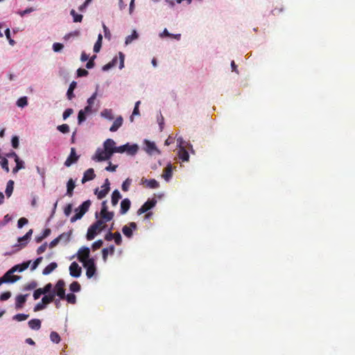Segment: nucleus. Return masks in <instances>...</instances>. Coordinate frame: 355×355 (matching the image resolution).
Segmentation results:
<instances>
[{"label": "nucleus", "instance_id": "1", "mask_svg": "<svg viewBox=\"0 0 355 355\" xmlns=\"http://www.w3.org/2000/svg\"><path fill=\"white\" fill-rule=\"evenodd\" d=\"M90 200L83 202L78 208L75 209L76 214L70 219L71 223H74L78 220L82 218L85 214L89 210L90 207Z\"/></svg>", "mask_w": 355, "mask_h": 355}, {"label": "nucleus", "instance_id": "2", "mask_svg": "<svg viewBox=\"0 0 355 355\" xmlns=\"http://www.w3.org/2000/svg\"><path fill=\"white\" fill-rule=\"evenodd\" d=\"M112 155L107 153L104 148H98L95 154L92 156V159L96 162H103L111 159Z\"/></svg>", "mask_w": 355, "mask_h": 355}, {"label": "nucleus", "instance_id": "3", "mask_svg": "<svg viewBox=\"0 0 355 355\" xmlns=\"http://www.w3.org/2000/svg\"><path fill=\"white\" fill-rule=\"evenodd\" d=\"M95 216L96 218H98L95 223L102 230H105L107 227L105 223L108 221H110L113 217L114 214H108L107 216L105 215H99L98 212L96 213Z\"/></svg>", "mask_w": 355, "mask_h": 355}, {"label": "nucleus", "instance_id": "4", "mask_svg": "<svg viewBox=\"0 0 355 355\" xmlns=\"http://www.w3.org/2000/svg\"><path fill=\"white\" fill-rule=\"evenodd\" d=\"M55 295L53 293L44 294L42 301L37 303L34 311H38L46 308V305L54 300Z\"/></svg>", "mask_w": 355, "mask_h": 355}, {"label": "nucleus", "instance_id": "5", "mask_svg": "<svg viewBox=\"0 0 355 355\" xmlns=\"http://www.w3.org/2000/svg\"><path fill=\"white\" fill-rule=\"evenodd\" d=\"M110 183L108 179H105L104 184L101 186V190H98V188L95 189V194L97 196L98 199H103L105 198L110 191Z\"/></svg>", "mask_w": 355, "mask_h": 355}, {"label": "nucleus", "instance_id": "6", "mask_svg": "<svg viewBox=\"0 0 355 355\" xmlns=\"http://www.w3.org/2000/svg\"><path fill=\"white\" fill-rule=\"evenodd\" d=\"M65 283L64 280L60 279L58 281L54 288L52 291V293L55 296L57 295L59 298H63L64 297L65 290L64 288Z\"/></svg>", "mask_w": 355, "mask_h": 355}, {"label": "nucleus", "instance_id": "7", "mask_svg": "<svg viewBox=\"0 0 355 355\" xmlns=\"http://www.w3.org/2000/svg\"><path fill=\"white\" fill-rule=\"evenodd\" d=\"M65 283L64 280L60 279L58 281L54 288L52 291V293L55 296L57 295L59 298H63L64 297L65 290L64 288Z\"/></svg>", "mask_w": 355, "mask_h": 355}, {"label": "nucleus", "instance_id": "8", "mask_svg": "<svg viewBox=\"0 0 355 355\" xmlns=\"http://www.w3.org/2000/svg\"><path fill=\"white\" fill-rule=\"evenodd\" d=\"M101 231L102 230L94 223L87 230V239L89 241L94 239Z\"/></svg>", "mask_w": 355, "mask_h": 355}, {"label": "nucleus", "instance_id": "9", "mask_svg": "<svg viewBox=\"0 0 355 355\" xmlns=\"http://www.w3.org/2000/svg\"><path fill=\"white\" fill-rule=\"evenodd\" d=\"M31 263V261H28L26 262H23L21 264L15 265L8 270V273L7 275L13 274L15 272H21L29 267Z\"/></svg>", "mask_w": 355, "mask_h": 355}, {"label": "nucleus", "instance_id": "10", "mask_svg": "<svg viewBox=\"0 0 355 355\" xmlns=\"http://www.w3.org/2000/svg\"><path fill=\"white\" fill-rule=\"evenodd\" d=\"M157 201L155 199L147 200L137 211V214L141 215L155 207Z\"/></svg>", "mask_w": 355, "mask_h": 355}, {"label": "nucleus", "instance_id": "11", "mask_svg": "<svg viewBox=\"0 0 355 355\" xmlns=\"http://www.w3.org/2000/svg\"><path fill=\"white\" fill-rule=\"evenodd\" d=\"M146 147L145 150L146 152L150 155H153L155 154H160V151L157 148L154 142L150 141H146Z\"/></svg>", "mask_w": 355, "mask_h": 355}, {"label": "nucleus", "instance_id": "12", "mask_svg": "<svg viewBox=\"0 0 355 355\" xmlns=\"http://www.w3.org/2000/svg\"><path fill=\"white\" fill-rule=\"evenodd\" d=\"M81 272L82 269L76 261L72 262L69 266L70 275L73 277L78 278L80 276Z\"/></svg>", "mask_w": 355, "mask_h": 355}, {"label": "nucleus", "instance_id": "13", "mask_svg": "<svg viewBox=\"0 0 355 355\" xmlns=\"http://www.w3.org/2000/svg\"><path fill=\"white\" fill-rule=\"evenodd\" d=\"M116 143L112 139H107L103 143V148L107 151V153H110L113 155L114 153H116Z\"/></svg>", "mask_w": 355, "mask_h": 355}, {"label": "nucleus", "instance_id": "14", "mask_svg": "<svg viewBox=\"0 0 355 355\" xmlns=\"http://www.w3.org/2000/svg\"><path fill=\"white\" fill-rule=\"evenodd\" d=\"M78 159V156L76 153V150L74 148H71V152L69 156L67 157L66 161L64 162V166L67 167H69L73 164L76 163Z\"/></svg>", "mask_w": 355, "mask_h": 355}, {"label": "nucleus", "instance_id": "15", "mask_svg": "<svg viewBox=\"0 0 355 355\" xmlns=\"http://www.w3.org/2000/svg\"><path fill=\"white\" fill-rule=\"evenodd\" d=\"M136 223L134 222H131L129 223V226L125 225L123 227L122 232L126 237L131 238L132 236V231L136 230Z\"/></svg>", "mask_w": 355, "mask_h": 355}, {"label": "nucleus", "instance_id": "16", "mask_svg": "<svg viewBox=\"0 0 355 355\" xmlns=\"http://www.w3.org/2000/svg\"><path fill=\"white\" fill-rule=\"evenodd\" d=\"M8 273V270L3 275V277H0V279H3L7 281L4 282V284H13L21 279L20 276L13 275V274L7 275Z\"/></svg>", "mask_w": 355, "mask_h": 355}, {"label": "nucleus", "instance_id": "17", "mask_svg": "<svg viewBox=\"0 0 355 355\" xmlns=\"http://www.w3.org/2000/svg\"><path fill=\"white\" fill-rule=\"evenodd\" d=\"M33 234V230H30L24 236L19 237L18 239V246H20L21 248H24L27 243L28 242L29 239H31Z\"/></svg>", "mask_w": 355, "mask_h": 355}, {"label": "nucleus", "instance_id": "18", "mask_svg": "<svg viewBox=\"0 0 355 355\" xmlns=\"http://www.w3.org/2000/svg\"><path fill=\"white\" fill-rule=\"evenodd\" d=\"M95 177H96V175L94 173V169L89 168L84 173L81 182L83 184H84L87 181L94 180L95 178Z\"/></svg>", "mask_w": 355, "mask_h": 355}, {"label": "nucleus", "instance_id": "19", "mask_svg": "<svg viewBox=\"0 0 355 355\" xmlns=\"http://www.w3.org/2000/svg\"><path fill=\"white\" fill-rule=\"evenodd\" d=\"M28 296V294L26 295H19L15 297V309H20L23 307V304L26 302V298Z\"/></svg>", "mask_w": 355, "mask_h": 355}, {"label": "nucleus", "instance_id": "20", "mask_svg": "<svg viewBox=\"0 0 355 355\" xmlns=\"http://www.w3.org/2000/svg\"><path fill=\"white\" fill-rule=\"evenodd\" d=\"M72 234V231L69 230L67 232H64L59 235L57 238L58 239L60 243H62L64 244H67L71 240V236Z\"/></svg>", "mask_w": 355, "mask_h": 355}, {"label": "nucleus", "instance_id": "21", "mask_svg": "<svg viewBox=\"0 0 355 355\" xmlns=\"http://www.w3.org/2000/svg\"><path fill=\"white\" fill-rule=\"evenodd\" d=\"M130 200L128 198H125L121 202L120 213L123 215L128 212L130 207Z\"/></svg>", "mask_w": 355, "mask_h": 355}, {"label": "nucleus", "instance_id": "22", "mask_svg": "<svg viewBox=\"0 0 355 355\" xmlns=\"http://www.w3.org/2000/svg\"><path fill=\"white\" fill-rule=\"evenodd\" d=\"M177 144H178V148L179 149H183L186 148L187 147L191 149V152L192 153H194V151L193 150L192 146L191 144L185 141L181 137H178L177 139Z\"/></svg>", "mask_w": 355, "mask_h": 355}, {"label": "nucleus", "instance_id": "23", "mask_svg": "<svg viewBox=\"0 0 355 355\" xmlns=\"http://www.w3.org/2000/svg\"><path fill=\"white\" fill-rule=\"evenodd\" d=\"M141 183V184H146V186L148 188H150V189H157L159 186V182L156 180H155V179L147 180V179H145V178H142Z\"/></svg>", "mask_w": 355, "mask_h": 355}, {"label": "nucleus", "instance_id": "24", "mask_svg": "<svg viewBox=\"0 0 355 355\" xmlns=\"http://www.w3.org/2000/svg\"><path fill=\"white\" fill-rule=\"evenodd\" d=\"M123 117L121 116H118L114 121L112 126L110 128V131L116 132L123 124Z\"/></svg>", "mask_w": 355, "mask_h": 355}, {"label": "nucleus", "instance_id": "25", "mask_svg": "<svg viewBox=\"0 0 355 355\" xmlns=\"http://www.w3.org/2000/svg\"><path fill=\"white\" fill-rule=\"evenodd\" d=\"M79 261L83 263L85 268L96 267L94 260L93 259H84L83 257H79Z\"/></svg>", "mask_w": 355, "mask_h": 355}, {"label": "nucleus", "instance_id": "26", "mask_svg": "<svg viewBox=\"0 0 355 355\" xmlns=\"http://www.w3.org/2000/svg\"><path fill=\"white\" fill-rule=\"evenodd\" d=\"M127 148H125V153L129 155H135L137 154L139 146L137 144L130 145L128 143L126 144Z\"/></svg>", "mask_w": 355, "mask_h": 355}, {"label": "nucleus", "instance_id": "27", "mask_svg": "<svg viewBox=\"0 0 355 355\" xmlns=\"http://www.w3.org/2000/svg\"><path fill=\"white\" fill-rule=\"evenodd\" d=\"M76 187L75 182L72 179H69L67 183V193L66 195L71 197L73 196V191Z\"/></svg>", "mask_w": 355, "mask_h": 355}, {"label": "nucleus", "instance_id": "28", "mask_svg": "<svg viewBox=\"0 0 355 355\" xmlns=\"http://www.w3.org/2000/svg\"><path fill=\"white\" fill-rule=\"evenodd\" d=\"M121 198V195L118 189H115L112 194L111 202L113 206L118 204L119 200Z\"/></svg>", "mask_w": 355, "mask_h": 355}, {"label": "nucleus", "instance_id": "29", "mask_svg": "<svg viewBox=\"0 0 355 355\" xmlns=\"http://www.w3.org/2000/svg\"><path fill=\"white\" fill-rule=\"evenodd\" d=\"M78 259H79L80 257H83L84 259H87L89 257V248L87 247H82L79 249L77 253Z\"/></svg>", "mask_w": 355, "mask_h": 355}, {"label": "nucleus", "instance_id": "30", "mask_svg": "<svg viewBox=\"0 0 355 355\" xmlns=\"http://www.w3.org/2000/svg\"><path fill=\"white\" fill-rule=\"evenodd\" d=\"M57 267L58 265L55 262H51L44 268L42 274L44 275H48L51 273Z\"/></svg>", "mask_w": 355, "mask_h": 355}, {"label": "nucleus", "instance_id": "31", "mask_svg": "<svg viewBox=\"0 0 355 355\" xmlns=\"http://www.w3.org/2000/svg\"><path fill=\"white\" fill-rule=\"evenodd\" d=\"M162 177L166 182H168L171 180L172 177V167L170 163L167 165L166 168H165Z\"/></svg>", "mask_w": 355, "mask_h": 355}, {"label": "nucleus", "instance_id": "32", "mask_svg": "<svg viewBox=\"0 0 355 355\" xmlns=\"http://www.w3.org/2000/svg\"><path fill=\"white\" fill-rule=\"evenodd\" d=\"M28 326L31 329L38 330L41 327V321L39 319H33L28 322Z\"/></svg>", "mask_w": 355, "mask_h": 355}, {"label": "nucleus", "instance_id": "33", "mask_svg": "<svg viewBox=\"0 0 355 355\" xmlns=\"http://www.w3.org/2000/svg\"><path fill=\"white\" fill-rule=\"evenodd\" d=\"M139 37L137 32L134 30L130 35L125 37V44L128 45L131 44L134 40H137Z\"/></svg>", "mask_w": 355, "mask_h": 355}, {"label": "nucleus", "instance_id": "34", "mask_svg": "<svg viewBox=\"0 0 355 355\" xmlns=\"http://www.w3.org/2000/svg\"><path fill=\"white\" fill-rule=\"evenodd\" d=\"M65 300L69 304H75L76 302V297L73 293H69L66 295L64 293V297L63 298H60V300Z\"/></svg>", "mask_w": 355, "mask_h": 355}, {"label": "nucleus", "instance_id": "35", "mask_svg": "<svg viewBox=\"0 0 355 355\" xmlns=\"http://www.w3.org/2000/svg\"><path fill=\"white\" fill-rule=\"evenodd\" d=\"M13 189H14V181L9 180L7 182V185H6V191H5V193L6 194V196H8V198L11 196Z\"/></svg>", "mask_w": 355, "mask_h": 355}, {"label": "nucleus", "instance_id": "36", "mask_svg": "<svg viewBox=\"0 0 355 355\" xmlns=\"http://www.w3.org/2000/svg\"><path fill=\"white\" fill-rule=\"evenodd\" d=\"M178 155L180 159H181L183 162L189 161V155L186 148L179 149Z\"/></svg>", "mask_w": 355, "mask_h": 355}, {"label": "nucleus", "instance_id": "37", "mask_svg": "<svg viewBox=\"0 0 355 355\" xmlns=\"http://www.w3.org/2000/svg\"><path fill=\"white\" fill-rule=\"evenodd\" d=\"M101 116L105 119L108 120H112L114 119V116L112 114V111L110 109H105L101 112Z\"/></svg>", "mask_w": 355, "mask_h": 355}, {"label": "nucleus", "instance_id": "38", "mask_svg": "<svg viewBox=\"0 0 355 355\" xmlns=\"http://www.w3.org/2000/svg\"><path fill=\"white\" fill-rule=\"evenodd\" d=\"M114 249H115L114 246L112 245H110L109 248H105L103 249L102 253H103V259L104 261H106L107 256L109 253L111 254H112L114 253Z\"/></svg>", "mask_w": 355, "mask_h": 355}, {"label": "nucleus", "instance_id": "39", "mask_svg": "<svg viewBox=\"0 0 355 355\" xmlns=\"http://www.w3.org/2000/svg\"><path fill=\"white\" fill-rule=\"evenodd\" d=\"M76 83L75 81H73L69 85V87L67 92V98L69 100H71L74 97L73 90L76 88Z\"/></svg>", "mask_w": 355, "mask_h": 355}, {"label": "nucleus", "instance_id": "40", "mask_svg": "<svg viewBox=\"0 0 355 355\" xmlns=\"http://www.w3.org/2000/svg\"><path fill=\"white\" fill-rule=\"evenodd\" d=\"M51 232V231L49 228L44 230L40 236L35 237V241L37 243H40L44 239L49 236L50 235Z\"/></svg>", "mask_w": 355, "mask_h": 355}, {"label": "nucleus", "instance_id": "41", "mask_svg": "<svg viewBox=\"0 0 355 355\" xmlns=\"http://www.w3.org/2000/svg\"><path fill=\"white\" fill-rule=\"evenodd\" d=\"M19 107H24L28 105V98L26 96L20 97L16 102Z\"/></svg>", "mask_w": 355, "mask_h": 355}, {"label": "nucleus", "instance_id": "42", "mask_svg": "<svg viewBox=\"0 0 355 355\" xmlns=\"http://www.w3.org/2000/svg\"><path fill=\"white\" fill-rule=\"evenodd\" d=\"M116 61H117V58H114L113 60L111 62H110L109 63L105 64L102 67V70L104 71L110 70V69H112L116 64Z\"/></svg>", "mask_w": 355, "mask_h": 355}, {"label": "nucleus", "instance_id": "43", "mask_svg": "<svg viewBox=\"0 0 355 355\" xmlns=\"http://www.w3.org/2000/svg\"><path fill=\"white\" fill-rule=\"evenodd\" d=\"M106 203H107L106 201H103L102 202V207H101V210L100 213L98 214L99 215L107 216L108 214H114L112 211H107V207Z\"/></svg>", "mask_w": 355, "mask_h": 355}, {"label": "nucleus", "instance_id": "44", "mask_svg": "<svg viewBox=\"0 0 355 355\" xmlns=\"http://www.w3.org/2000/svg\"><path fill=\"white\" fill-rule=\"evenodd\" d=\"M70 13L73 17V20L74 22H80L82 21V15L77 14L74 10H71Z\"/></svg>", "mask_w": 355, "mask_h": 355}, {"label": "nucleus", "instance_id": "45", "mask_svg": "<svg viewBox=\"0 0 355 355\" xmlns=\"http://www.w3.org/2000/svg\"><path fill=\"white\" fill-rule=\"evenodd\" d=\"M51 340L55 343H58L60 341L59 334L55 331H52L50 334Z\"/></svg>", "mask_w": 355, "mask_h": 355}, {"label": "nucleus", "instance_id": "46", "mask_svg": "<svg viewBox=\"0 0 355 355\" xmlns=\"http://www.w3.org/2000/svg\"><path fill=\"white\" fill-rule=\"evenodd\" d=\"M69 288L71 292H79L80 291V285L78 282H73L71 284Z\"/></svg>", "mask_w": 355, "mask_h": 355}, {"label": "nucleus", "instance_id": "47", "mask_svg": "<svg viewBox=\"0 0 355 355\" xmlns=\"http://www.w3.org/2000/svg\"><path fill=\"white\" fill-rule=\"evenodd\" d=\"M132 183V180L130 178H127L122 184L121 188L124 191H128L129 190V187Z\"/></svg>", "mask_w": 355, "mask_h": 355}, {"label": "nucleus", "instance_id": "48", "mask_svg": "<svg viewBox=\"0 0 355 355\" xmlns=\"http://www.w3.org/2000/svg\"><path fill=\"white\" fill-rule=\"evenodd\" d=\"M57 129L61 132L62 133L66 134L69 132V126L67 124H62L60 125H58L57 127Z\"/></svg>", "mask_w": 355, "mask_h": 355}, {"label": "nucleus", "instance_id": "49", "mask_svg": "<svg viewBox=\"0 0 355 355\" xmlns=\"http://www.w3.org/2000/svg\"><path fill=\"white\" fill-rule=\"evenodd\" d=\"M85 120H86V114L84 112H83L82 110H80L78 112V124H81Z\"/></svg>", "mask_w": 355, "mask_h": 355}, {"label": "nucleus", "instance_id": "50", "mask_svg": "<svg viewBox=\"0 0 355 355\" xmlns=\"http://www.w3.org/2000/svg\"><path fill=\"white\" fill-rule=\"evenodd\" d=\"M96 273V267L86 268V276L87 278H92Z\"/></svg>", "mask_w": 355, "mask_h": 355}, {"label": "nucleus", "instance_id": "51", "mask_svg": "<svg viewBox=\"0 0 355 355\" xmlns=\"http://www.w3.org/2000/svg\"><path fill=\"white\" fill-rule=\"evenodd\" d=\"M98 87V86H97L96 92L87 99V104H88L87 105L92 106L93 105V103H94V101L97 96Z\"/></svg>", "mask_w": 355, "mask_h": 355}, {"label": "nucleus", "instance_id": "52", "mask_svg": "<svg viewBox=\"0 0 355 355\" xmlns=\"http://www.w3.org/2000/svg\"><path fill=\"white\" fill-rule=\"evenodd\" d=\"M1 167L8 173L10 169L8 167V161L6 158H3L0 162Z\"/></svg>", "mask_w": 355, "mask_h": 355}, {"label": "nucleus", "instance_id": "53", "mask_svg": "<svg viewBox=\"0 0 355 355\" xmlns=\"http://www.w3.org/2000/svg\"><path fill=\"white\" fill-rule=\"evenodd\" d=\"M5 35L6 38L8 40L9 44L13 46L15 44V42L10 37V31L8 28L5 30Z\"/></svg>", "mask_w": 355, "mask_h": 355}, {"label": "nucleus", "instance_id": "54", "mask_svg": "<svg viewBox=\"0 0 355 355\" xmlns=\"http://www.w3.org/2000/svg\"><path fill=\"white\" fill-rule=\"evenodd\" d=\"M28 315L26 314H17L13 317V319L17 321H23L26 320L28 318Z\"/></svg>", "mask_w": 355, "mask_h": 355}, {"label": "nucleus", "instance_id": "55", "mask_svg": "<svg viewBox=\"0 0 355 355\" xmlns=\"http://www.w3.org/2000/svg\"><path fill=\"white\" fill-rule=\"evenodd\" d=\"M28 220L26 218H21L18 220L17 227L18 228H21L26 224H28Z\"/></svg>", "mask_w": 355, "mask_h": 355}, {"label": "nucleus", "instance_id": "56", "mask_svg": "<svg viewBox=\"0 0 355 355\" xmlns=\"http://www.w3.org/2000/svg\"><path fill=\"white\" fill-rule=\"evenodd\" d=\"M64 46L61 43L55 42L53 44V50L55 52H60Z\"/></svg>", "mask_w": 355, "mask_h": 355}, {"label": "nucleus", "instance_id": "57", "mask_svg": "<svg viewBox=\"0 0 355 355\" xmlns=\"http://www.w3.org/2000/svg\"><path fill=\"white\" fill-rule=\"evenodd\" d=\"M12 146L14 148H17L19 147V137L17 136H13L11 139Z\"/></svg>", "mask_w": 355, "mask_h": 355}, {"label": "nucleus", "instance_id": "58", "mask_svg": "<svg viewBox=\"0 0 355 355\" xmlns=\"http://www.w3.org/2000/svg\"><path fill=\"white\" fill-rule=\"evenodd\" d=\"M44 294V291L42 290V288H38L34 291L33 297L35 300H37L41 297V295Z\"/></svg>", "mask_w": 355, "mask_h": 355}, {"label": "nucleus", "instance_id": "59", "mask_svg": "<svg viewBox=\"0 0 355 355\" xmlns=\"http://www.w3.org/2000/svg\"><path fill=\"white\" fill-rule=\"evenodd\" d=\"M103 28L104 31L105 37L110 40L111 39V33L109 28L105 26V24H103Z\"/></svg>", "mask_w": 355, "mask_h": 355}, {"label": "nucleus", "instance_id": "60", "mask_svg": "<svg viewBox=\"0 0 355 355\" xmlns=\"http://www.w3.org/2000/svg\"><path fill=\"white\" fill-rule=\"evenodd\" d=\"M42 290L44 291V294L52 293V284L50 283L47 284Z\"/></svg>", "mask_w": 355, "mask_h": 355}, {"label": "nucleus", "instance_id": "61", "mask_svg": "<svg viewBox=\"0 0 355 355\" xmlns=\"http://www.w3.org/2000/svg\"><path fill=\"white\" fill-rule=\"evenodd\" d=\"M11 297V293L10 291L4 292L0 295V300L5 301L8 300Z\"/></svg>", "mask_w": 355, "mask_h": 355}, {"label": "nucleus", "instance_id": "62", "mask_svg": "<svg viewBox=\"0 0 355 355\" xmlns=\"http://www.w3.org/2000/svg\"><path fill=\"white\" fill-rule=\"evenodd\" d=\"M114 239V241L116 245H121V243L122 242V238H121V235L119 232H115Z\"/></svg>", "mask_w": 355, "mask_h": 355}, {"label": "nucleus", "instance_id": "63", "mask_svg": "<svg viewBox=\"0 0 355 355\" xmlns=\"http://www.w3.org/2000/svg\"><path fill=\"white\" fill-rule=\"evenodd\" d=\"M71 211H72V205L68 204L64 209V214L66 216H69L71 214Z\"/></svg>", "mask_w": 355, "mask_h": 355}, {"label": "nucleus", "instance_id": "64", "mask_svg": "<svg viewBox=\"0 0 355 355\" xmlns=\"http://www.w3.org/2000/svg\"><path fill=\"white\" fill-rule=\"evenodd\" d=\"M37 286V283L35 282H32L28 284H26L24 287V289L26 291H31L35 288Z\"/></svg>", "mask_w": 355, "mask_h": 355}]
</instances>
